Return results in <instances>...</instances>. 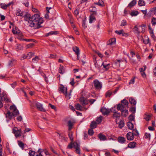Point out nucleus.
<instances>
[{
  "mask_svg": "<svg viewBox=\"0 0 156 156\" xmlns=\"http://www.w3.org/2000/svg\"><path fill=\"white\" fill-rule=\"evenodd\" d=\"M30 19V20L28 21V24L32 27H36V28L39 29L41 27L40 25L43 22V18L38 14L33 15Z\"/></svg>",
  "mask_w": 156,
  "mask_h": 156,
  "instance_id": "1",
  "label": "nucleus"
},
{
  "mask_svg": "<svg viewBox=\"0 0 156 156\" xmlns=\"http://www.w3.org/2000/svg\"><path fill=\"white\" fill-rule=\"evenodd\" d=\"M59 90L65 94L67 98L69 99L70 98V96L72 91V90H70V93L68 94H67V87H66L63 85H61L59 87Z\"/></svg>",
  "mask_w": 156,
  "mask_h": 156,
  "instance_id": "2",
  "label": "nucleus"
},
{
  "mask_svg": "<svg viewBox=\"0 0 156 156\" xmlns=\"http://www.w3.org/2000/svg\"><path fill=\"white\" fill-rule=\"evenodd\" d=\"M139 134L137 130L136 129H133V133H128L126 135V136L128 140H132L134 139V136H137Z\"/></svg>",
  "mask_w": 156,
  "mask_h": 156,
  "instance_id": "3",
  "label": "nucleus"
},
{
  "mask_svg": "<svg viewBox=\"0 0 156 156\" xmlns=\"http://www.w3.org/2000/svg\"><path fill=\"white\" fill-rule=\"evenodd\" d=\"M33 105L34 106H35L37 109L40 111L43 112L46 111V110L43 107V105L37 101H34L33 102Z\"/></svg>",
  "mask_w": 156,
  "mask_h": 156,
  "instance_id": "4",
  "label": "nucleus"
},
{
  "mask_svg": "<svg viewBox=\"0 0 156 156\" xmlns=\"http://www.w3.org/2000/svg\"><path fill=\"white\" fill-rule=\"evenodd\" d=\"M95 89L100 90L102 87V83L97 79L93 81Z\"/></svg>",
  "mask_w": 156,
  "mask_h": 156,
  "instance_id": "5",
  "label": "nucleus"
},
{
  "mask_svg": "<svg viewBox=\"0 0 156 156\" xmlns=\"http://www.w3.org/2000/svg\"><path fill=\"white\" fill-rule=\"evenodd\" d=\"M10 109L12 111V113L14 116H16L19 114V112L16 107L14 105L10 106Z\"/></svg>",
  "mask_w": 156,
  "mask_h": 156,
  "instance_id": "6",
  "label": "nucleus"
},
{
  "mask_svg": "<svg viewBox=\"0 0 156 156\" xmlns=\"http://www.w3.org/2000/svg\"><path fill=\"white\" fill-rule=\"evenodd\" d=\"M15 128H17L16 127L13 129V132L15 134V136L17 137L21 136L22 133L20 129H17V130H16Z\"/></svg>",
  "mask_w": 156,
  "mask_h": 156,
  "instance_id": "7",
  "label": "nucleus"
},
{
  "mask_svg": "<svg viewBox=\"0 0 156 156\" xmlns=\"http://www.w3.org/2000/svg\"><path fill=\"white\" fill-rule=\"evenodd\" d=\"M126 108V107L121 103L118 104L117 105L116 109H117L118 110H120L122 112V111L125 109Z\"/></svg>",
  "mask_w": 156,
  "mask_h": 156,
  "instance_id": "8",
  "label": "nucleus"
},
{
  "mask_svg": "<svg viewBox=\"0 0 156 156\" xmlns=\"http://www.w3.org/2000/svg\"><path fill=\"white\" fill-rule=\"evenodd\" d=\"M73 51L75 52V54L77 55V59H78L80 55V50L79 48L75 46L73 47Z\"/></svg>",
  "mask_w": 156,
  "mask_h": 156,
  "instance_id": "9",
  "label": "nucleus"
},
{
  "mask_svg": "<svg viewBox=\"0 0 156 156\" xmlns=\"http://www.w3.org/2000/svg\"><path fill=\"white\" fill-rule=\"evenodd\" d=\"M80 101L83 106L87 105L88 103L87 100L83 97H81L80 98Z\"/></svg>",
  "mask_w": 156,
  "mask_h": 156,
  "instance_id": "10",
  "label": "nucleus"
},
{
  "mask_svg": "<svg viewBox=\"0 0 156 156\" xmlns=\"http://www.w3.org/2000/svg\"><path fill=\"white\" fill-rule=\"evenodd\" d=\"M101 111L102 113L104 115H107L109 114L110 112V111L109 110L104 107L101 108Z\"/></svg>",
  "mask_w": 156,
  "mask_h": 156,
  "instance_id": "11",
  "label": "nucleus"
},
{
  "mask_svg": "<svg viewBox=\"0 0 156 156\" xmlns=\"http://www.w3.org/2000/svg\"><path fill=\"white\" fill-rule=\"evenodd\" d=\"M89 11L90 12H93V13L92 14L93 15H96L97 14V9L96 7L94 6H92L90 8Z\"/></svg>",
  "mask_w": 156,
  "mask_h": 156,
  "instance_id": "12",
  "label": "nucleus"
},
{
  "mask_svg": "<svg viewBox=\"0 0 156 156\" xmlns=\"http://www.w3.org/2000/svg\"><path fill=\"white\" fill-rule=\"evenodd\" d=\"M94 15L91 14L89 17V23H92L93 22H94L96 20L95 17L94 16Z\"/></svg>",
  "mask_w": 156,
  "mask_h": 156,
  "instance_id": "13",
  "label": "nucleus"
},
{
  "mask_svg": "<svg viewBox=\"0 0 156 156\" xmlns=\"http://www.w3.org/2000/svg\"><path fill=\"white\" fill-rule=\"evenodd\" d=\"M98 137L99 139L101 141H104L106 140L107 138L106 136L101 133L98 134Z\"/></svg>",
  "mask_w": 156,
  "mask_h": 156,
  "instance_id": "14",
  "label": "nucleus"
},
{
  "mask_svg": "<svg viewBox=\"0 0 156 156\" xmlns=\"http://www.w3.org/2000/svg\"><path fill=\"white\" fill-rule=\"evenodd\" d=\"M29 154L30 156H39V155L37 152H35L34 151L30 150L29 152Z\"/></svg>",
  "mask_w": 156,
  "mask_h": 156,
  "instance_id": "15",
  "label": "nucleus"
},
{
  "mask_svg": "<svg viewBox=\"0 0 156 156\" xmlns=\"http://www.w3.org/2000/svg\"><path fill=\"white\" fill-rule=\"evenodd\" d=\"M136 144V143L135 142H132L128 144V147L131 148H133L135 147Z\"/></svg>",
  "mask_w": 156,
  "mask_h": 156,
  "instance_id": "16",
  "label": "nucleus"
},
{
  "mask_svg": "<svg viewBox=\"0 0 156 156\" xmlns=\"http://www.w3.org/2000/svg\"><path fill=\"white\" fill-rule=\"evenodd\" d=\"M115 39L114 38L111 39L108 41L107 44L112 45L115 44Z\"/></svg>",
  "mask_w": 156,
  "mask_h": 156,
  "instance_id": "17",
  "label": "nucleus"
},
{
  "mask_svg": "<svg viewBox=\"0 0 156 156\" xmlns=\"http://www.w3.org/2000/svg\"><path fill=\"white\" fill-rule=\"evenodd\" d=\"M118 141L120 143H124L126 141V139L122 136L119 137L118 139Z\"/></svg>",
  "mask_w": 156,
  "mask_h": 156,
  "instance_id": "18",
  "label": "nucleus"
},
{
  "mask_svg": "<svg viewBox=\"0 0 156 156\" xmlns=\"http://www.w3.org/2000/svg\"><path fill=\"white\" fill-rule=\"evenodd\" d=\"M25 12H22L20 10L18 9L16 11V14L17 16H23V15L24 14Z\"/></svg>",
  "mask_w": 156,
  "mask_h": 156,
  "instance_id": "19",
  "label": "nucleus"
},
{
  "mask_svg": "<svg viewBox=\"0 0 156 156\" xmlns=\"http://www.w3.org/2000/svg\"><path fill=\"white\" fill-rule=\"evenodd\" d=\"M24 16H23V17H24V20L25 21H27L29 20H30V19L31 17L30 16V15L29 14H27L25 12L24 14Z\"/></svg>",
  "mask_w": 156,
  "mask_h": 156,
  "instance_id": "20",
  "label": "nucleus"
},
{
  "mask_svg": "<svg viewBox=\"0 0 156 156\" xmlns=\"http://www.w3.org/2000/svg\"><path fill=\"white\" fill-rule=\"evenodd\" d=\"M128 114V112L126 108L121 112V114L124 117H126Z\"/></svg>",
  "mask_w": 156,
  "mask_h": 156,
  "instance_id": "21",
  "label": "nucleus"
},
{
  "mask_svg": "<svg viewBox=\"0 0 156 156\" xmlns=\"http://www.w3.org/2000/svg\"><path fill=\"white\" fill-rule=\"evenodd\" d=\"M110 64H105L104 62H103L101 66H103V67L105 69V70H108L109 68V66H110Z\"/></svg>",
  "mask_w": 156,
  "mask_h": 156,
  "instance_id": "22",
  "label": "nucleus"
},
{
  "mask_svg": "<svg viewBox=\"0 0 156 156\" xmlns=\"http://www.w3.org/2000/svg\"><path fill=\"white\" fill-rule=\"evenodd\" d=\"M58 72L62 74L65 72V70L63 66L60 65L58 70Z\"/></svg>",
  "mask_w": 156,
  "mask_h": 156,
  "instance_id": "23",
  "label": "nucleus"
},
{
  "mask_svg": "<svg viewBox=\"0 0 156 156\" xmlns=\"http://www.w3.org/2000/svg\"><path fill=\"white\" fill-rule=\"evenodd\" d=\"M121 103L124 106L128 108V102L127 100L124 99L122 100L121 101Z\"/></svg>",
  "mask_w": 156,
  "mask_h": 156,
  "instance_id": "24",
  "label": "nucleus"
},
{
  "mask_svg": "<svg viewBox=\"0 0 156 156\" xmlns=\"http://www.w3.org/2000/svg\"><path fill=\"white\" fill-rule=\"evenodd\" d=\"M11 4V3H9L7 4H2L0 5V6L1 7V8L3 9H7V7L10 6Z\"/></svg>",
  "mask_w": 156,
  "mask_h": 156,
  "instance_id": "25",
  "label": "nucleus"
},
{
  "mask_svg": "<svg viewBox=\"0 0 156 156\" xmlns=\"http://www.w3.org/2000/svg\"><path fill=\"white\" fill-rule=\"evenodd\" d=\"M136 3V0H133L128 5V7L131 8L135 5Z\"/></svg>",
  "mask_w": 156,
  "mask_h": 156,
  "instance_id": "26",
  "label": "nucleus"
},
{
  "mask_svg": "<svg viewBox=\"0 0 156 156\" xmlns=\"http://www.w3.org/2000/svg\"><path fill=\"white\" fill-rule=\"evenodd\" d=\"M13 115L10 112L8 111L6 115V118H8L9 119H11Z\"/></svg>",
  "mask_w": 156,
  "mask_h": 156,
  "instance_id": "27",
  "label": "nucleus"
},
{
  "mask_svg": "<svg viewBox=\"0 0 156 156\" xmlns=\"http://www.w3.org/2000/svg\"><path fill=\"white\" fill-rule=\"evenodd\" d=\"M58 33V32L57 31H51L50 32L47 33L46 36H48L50 35H56Z\"/></svg>",
  "mask_w": 156,
  "mask_h": 156,
  "instance_id": "28",
  "label": "nucleus"
},
{
  "mask_svg": "<svg viewBox=\"0 0 156 156\" xmlns=\"http://www.w3.org/2000/svg\"><path fill=\"white\" fill-rule=\"evenodd\" d=\"M129 102L133 105H135L136 104V101L132 98H129Z\"/></svg>",
  "mask_w": 156,
  "mask_h": 156,
  "instance_id": "29",
  "label": "nucleus"
},
{
  "mask_svg": "<svg viewBox=\"0 0 156 156\" xmlns=\"http://www.w3.org/2000/svg\"><path fill=\"white\" fill-rule=\"evenodd\" d=\"M75 107L77 110H82L83 109L82 107L79 104L75 105Z\"/></svg>",
  "mask_w": 156,
  "mask_h": 156,
  "instance_id": "30",
  "label": "nucleus"
},
{
  "mask_svg": "<svg viewBox=\"0 0 156 156\" xmlns=\"http://www.w3.org/2000/svg\"><path fill=\"white\" fill-rule=\"evenodd\" d=\"M97 124L95 122V121L92 122H91V123L90 124V125L91 128L92 129H94V128H96V127Z\"/></svg>",
  "mask_w": 156,
  "mask_h": 156,
  "instance_id": "31",
  "label": "nucleus"
},
{
  "mask_svg": "<svg viewBox=\"0 0 156 156\" xmlns=\"http://www.w3.org/2000/svg\"><path fill=\"white\" fill-rule=\"evenodd\" d=\"M73 122H72L70 120L68 122V125L69 126V130H71L72 128Z\"/></svg>",
  "mask_w": 156,
  "mask_h": 156,
  "instance_id": "32",
  "label": "nucleus"
},
{
  "mask_svg": "<svg viewBox=\"0 0 156 156\" xmlns=\"http://www.w3.org/2000/svg\"><path fill=\"white\" fill-rule=\"evenodd\" d=\"M127 126L128 128L130 129H132L133 128V125L131 122H128L127 124Z\"/></svg>",
  "mask_w": 156,
  "mask_h": 156,
  "instance_id": "33",
  "label": "nucleus"
},
{
  "mask_svg": "<svg viewBox=\"0 0 156 156\" xmlns=\"http://www.w3.org/2000/svg\"><path fill=\"white\" fill-rule=\"evenodd\" d=\"M124 125V122L123 121L120 120L118 126L120 128H122Z\"/></svg>",
  "mask_w": 156,
  "mask_h": 156,
  "instance_id": "34",
  "label": "nucleus"
},
{
  "mask_svg": "<svg viewBox=\"0 0 156 156\" xmlns=\"http://www.w3.org/2000/svg\"><path fill=\"white\" fill-rule=\"evenodd\" d=\"M141 26H139L138 27H137L136 26H135L134 29L136 31L137 33H139L140 32V30L141 29Z\"/></svg>",
  "mask_w": 156,
  "mask_h": 156,
  "instance_id": "35",
  "label": "nucleus"
},
{
  "mask_svg": "<svg viewBox=\"0 0 156 156\" xmlns=\"http://www.w3.org/2000/svg\"><path fill=\"white\" fill-rule=\"evenodd\" d=\"M139 5L141 6H144L145 5V3L143 0H139L138 2Z\"/></svg>",
  "mask_w": 156,
  "mask_h": 156,
  "instance_id": "36",
  "label": "nucleus"
},
{
  "mask_svg": "<svg viewBox=\"0 0 156 156\" xmlns=\"http://www.w3.org/2000/svg\"><path fill=\"white\" fill-rule=\"evenodd\" d=\"M44 149H39L37 152L39 155V156H43V155L41 154V153L43 152H44Z\"/></svg>",
  "mask_w": 156,
  "mask_h": 156,
  "instance_id": "37",
  "label": "nucleus"
},
{
  "mask_svg": "<svg viewBox=\"0 0 156 156\" xmlns=\"http://www.w3.org/2000/svg\"><path fill=\"white\" fill-rule=\"evenodd\" d=\"M95 4L101 6H103L104 4V2L102 0H99L98 2L96 3Z\"/></svg>",
  "mask_w": 156,
  "mask_h": 156,
  "instance_id": "38",
  "label": "nucleus"
},
{
  "mask_svg": "<svg viewBox=\"0 0 156 156\" xmlns=\"http://www.w3.org/2000/svg\"><path fill=\"white\" fill-rule=\"evenodd\" d=\"M16 62V61L14 59H12L10 60L9 62V65L10 66H12L13 65V64Z\"/></svg>",
  "mask_w": 156,
  "mask_h": 156,
  "instance_id": "39",
  "label": "nucleus"
},
{
  "mask_svg": "<svg viewBox=\"0 0 156 156\" xmlns=\"http://www.w3.org/2000/svg\"><path fill=\"white\" fill-rule=\"evenodd\" d=\"M74 148L76 149L80 148V145L77 142H75L73 143Z\"/></svg>",
  "mask_w": 156,
  "mask_h": 156,
  "instance_id": "40",
  "label": "nucleus"
},
{
  "mask_svg": "<svg viewBox=\"0 0 156 156\" xmlns=\"http://www.w3.org/2000/svg\"><path fill=\"white\" fill-rule=\"evenodd\" d=\"M122 62V60H118L116 62H115V64L116 65L117 67H119L120 66V63Z\"/></svg>",
  "mask_w": 156,
  "mask_h": 156,
  "instance_id": "41",
  "label": "nucleus"
},
{
  "mask_svg": "<svg viewBox=\"0 0 156 156\" xmlns=\"http://www.w3.org/2000/svg\"><path fill=\"white\" fill-rule=\"evenodd\" d=\"M138 14V12L136 11H133L130 13V15L132 16H136Z\"/></svg>",
  "mask_w": 156,
  "mask_h": 156,
  "instance_id": "42",
  "label": "nucleus"
},
{
  "mask_svg": "<svg viewBox=\"0 0 156 156\" xmlns=\"http://www.w3.org/2000/svg\"><path fill=\"white\" fill-rule=\"evenodd\" d=\"M112 92L108 90V91L106 92L105 94V96L106 97H110L111 95L112 94Z\"/></svg>",
  "mask_w": 156,
  "mask_h": 156,
  "instance_id": "43",
  "label": "nucleus"
},
{
  "mask_svg": "<svg viewBox=\"0 0 156 156\" xmlns=\"http://www.w3.org/2000/svg\"><path fill=\"white\" fill-rule=\"evenodd\" d=\"M18 144L19 146L21 147L23 149L24 148V144L21 141H18Z\"/></svg>",
  "mask_w": 156,
  "mask_h": 156,
  "instance_id": "44",
  "label": "nucleus"
},
{
  "mask_svg": "<svg viewBox=\"0 0 156 156\" xmlns=\"http://www.w3.org/2000/svg\"><path fill=\"white\" fill-rule=\"evenodd\" d=\"M34 53L30 52L28 53L27 55V58L29 59H30L32 56L34 55Z\"/></svg>",
  "mask_w": 156,
  "mask_h": 156,
  "instance_id": "45",
  "label": "nucleus"
},
{
  "mask_svg": "<svg viewBox=\"0 0 156 156\" xmlns=\"http://www.w3.org/2000/svg\"><path fill=\"white\" fill-rule=\"evenodd\" d=\"M4 98L3 96L0 95V108H2L3 106V104L2 102Z\"/></svg>",
  "mask_w": 156,
  "mask_h": 156,
  "instance_id": "46",
  "label": "nucleus"
},
{
  "mask_svg": "<svg viewBox=\"0 0 156 156\" xmlns=\"http://www.w3.org/2000/svg\"><path fill=\"white\" fill-rule=\"evenodd\" d=\"M102 120V117L100 116L99 118H97L96 119V123L97 124H99L100 123Z\"/></svg>",
  "mask_w": 156,
  "mask_h": 156,
  "instance_id": "47",
  "label": "nucleus"
},
{
  "mask_svg": "<svg viewBox=\"0 0 156 156\" xmlns=\"http://www.w3.org/2000/svg\"><path fill=\"white\" fill-rule=\"evenodd\" d=\"M12 32L14 34H18L19 36H21L22 35V34L19 32H18L14 29H13L12 30Z\"/></svg>",
  "mask_w": 156,
  "mask_h": 156,
  "instance_id": "48",
  "label": "nucleus"
},
{
  "mask_svg": "<svg viewBox=\"0 0 156 156\" xmlns=\"http://www.w3.org/2000/svg\"><path fill=\"white\" fill-rule=\"evenodd\" d=\"M39 60L38 57L36 56L35 57L32 59V61L33 62L37 63Z\"/></svg>",
  "mask_w": 156,
  "mask_h": 156,
  "instance_id": "49",
  "label": "nucleus"
},
{
  "mask_svg": "<svg viewBox=\"0 0 156 156\" xmlns=\"http://www.w3.org/2000/svg\"><path fill=\"white\" fill-rule=\"evenodd\" d=\"M151 23L153 26H154L156 24V18H153L151 20Z\"/></svg>",
  "mask_w": 156,
  "mask_h": 156,
  "instance_id": "50",
  "label": "nucleus"
},
{
  "mask_svg": "<svg viewBox=\"0 0 156 156\" xmlns=\"http://www.w3.org/2000/svg\"><path fill=\"white\" fill-rule=\"evenodd\" d=\"M120 116V114L119 113H117V112H116L113 115V116L114 117L118 118H119Z\"/></svg>",
  "mask_w": 156,
  "mask_h": 156,
  "instance_id": "51",
  "label": "nucleus"
},
{
  "mask_svg": "<svg viewBox=\"0 0 156 156\" xmlns=\"http://www.w3.org/2000/svg\"><path fill=\"white\" fill-rule=\"evenodd\" d=\"M150 133H146L145 134L144 137L146 139H148L150 140Z\"/></svg>",
  "mask_w": 156,
  "mask_h": 156,
  "instance_id": "52",
  "label": "nucleus"
},
{
  "mask_svg": "<svg viewBox=\"0 0 156 156\" xmlns=\"http://www.w3.org/2000/svg\"><path fill=\"white\" fill-rule=\"evenodd\" d=\"M34 43H30L27 45L26 47V49H28L30 48H32L34 45Z\"/></svg>",
  "mask_w": 156,
  "mask_h": 156,
  "instance_id": "53",
  "label": "nucleus"
},
{
  "mask_svg": "<svg viewBox=\"0 0 156 156\" xmlns=\"http://www.w3.org/2000/svg\"><path fill=\"white\" fill-rule=\"evenodd\" d=\"M146 69V66H143V67L142 68H140L139 69V70L141 73L142 72H144L145 70Z\"/></svg>",
  "mask_w": 156,
  "mask_h": 156,
  "instance_id": "54",
  "label": "nucleus"
},
{
  "mask_svg": "<svg viewBox=\"0 0 156 156\" xmlns=\"http://www.w3.org/2000/svg\"><path fill=\"white\" fill-rule=\"evenodd\" d=\"M130 110L132 112L133 114H134L136 112V107H131Z\"/></svg>",
  "mask_w": 156,
  "mask_h": 156,
  "instance_id": "55",
  "label": "nucleus"
},
{
  "mask_svg": "<svg viewBox=\"0 0 156 156\" xmlns=\"http://www.w3.org/2000/svg\"><path fill=\"white\" fill-rule=\"evenodd\" d=\"M145 116L144 117V119H145V120L146 121H149L150 119V118L151 117L150 115H147L146 114H145Z\"/></svg>",
  "mask_w": 156,
  "mask_h": 156,
  "instance_id": "56",
  "label": "nucleus"
},
{
  "mask_svg": "<svg viewBox=\"0 0 156 156\" xmlns=\"http://www.w3.org/2000/svg\"><path fill=\"white\" fill-rule=\"evenodd\" d=\"M134 119V115L133 114H131L129 117V120L130 121H133Z\"/></svg>",
  "mask_w": 156,
  "mask_h": 156,
  "instance_id": "57",
  "label": "nucleus"
},
{
  "mask_svg": "<svg viewBox=\"0 0 156 156\" xmlns=\"http://www.w3.org/2000/svg\"><path fill=\"white\" fill-rule=\"evenodd\" d=\"M123 30H120L118 31V30H116L115 31V32L117 34L120 35L121 34H122L123 33Z\"/></svg>",
  "mask_w": 156,
  "mask_h": 156,
  "instance_id": "58",
  "label": "nucleus"
},
{
  "mask_svg": "<svg viewBox=\"0 0 156 156\" xmlns=\"http://www.w3.org/2000/svg\"><path fill=\"white\" fill-rule=\"evenodd\" d=\"M94 66L97 69H99L98 65L96 59H95L94 60Z\"/></svg>",
  "mask_w": 156,
  "mask_h": 156,
  "instance_id": "59",
  "label": "nucleus"
},
{
  "mask_svg": "<svg viewBox=\"0 0 156 156\" xmlns=\"http://www.w3.org/2000/svg\"><path fill=\"white\" fill-rule=\"evenodd\" d=\"M126 25V22L125 20H122V21L120 26H123Z\"/></svg>",
  "mask_w": 156,
  "mask_h": 156,
  "instance_id": "60",
  "label": "nucleus"
},
{
  "mask_svg": "<svg viewBox=\"0 0 156 156\" xmlns=\"http://www.w3.org/2000/svg\"><path fill=\"white\" fill-rule=\"evenodd\" d=\"M135 77H134L129 82V84L130 85L131 84H134V82H135Z\"/></svg>",
  "mask_w": 156,
  "mask_h": 156,
  "instance_id": "61",
  "label": "nucleus"
},
{
  "mask_svg": "<svg viewBox=\"0 0 156 156\" xmlns=\"http://www.w3.org/2000/svg\"><path fill=\"white\" fill-rule=\"evenodd\" d=\"M69 136L70 140L73 141V137L72 133H69Z\"/></svg>",
  "mask_w": 156,
  "mask_h": 156,
  "instance_id": "62",
  "label": "nucleus"
},
{
  "mask_svg": "<svg viewBox=\"0 0 156 156\" xmlns=\"http://www.w3.org/2000/svg\"><path fill=\"white\" fill-rule=\"evenodd\" d=\"M79 8H76V9L75 10V11H74L75 14L76 15H77L79 14Z\"/></svg>",
  "mask_w": 156,
  "mask_h": 156,
  "instance_id": "63",
  "label": "nucleus"
},
{
  "mask_svg": "<svg viewBox=\"0 0 156 156\" xmlns=\"http://www.w3.org/2000/svg\"><path fill=\"white\" fill-rule=\"evenodd\" d=\"M144 42L145 44H147L149 43V39L147 38L144 40Z\"/></svg>",
  "mask_w": 156,
  "mask_h": 156,
  "instance_id": "64",
  "label": "nucleus"
}]
</instances>
